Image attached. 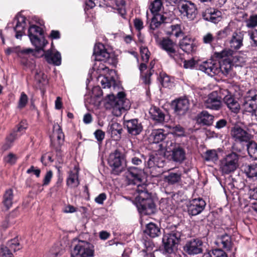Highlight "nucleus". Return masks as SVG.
I'll return each instance as SVG.
<instances>
[{
	"label": "nucleus",
	"mask_w": 257,
	"mask_h": 257,
	"mask_svg": "<svg viewBox=\"0 0 257 257\" xmlns=\"http://www.w3.org/2000/svg\"><path fill=\"white\" fill-rule=\"evenodd\" d=\"M94 135L97 141L99 143H101L104 139L105 133L101 130L98 129L95 131Z\"/></svg>",
	"instance_id": "obj_61"
},
{
	"label": "nucleus",
	"mask_w": 257,
	"mask_h": 257,
	"mask_svg": "<svg viewBox=\"0 0 257 257\" xmlns=\"http://www.w3.org/2000/svg\"><path fill=\"white\" fill-rule=\"evenodd\" d=\"M17 160V156L12 153H10L7 156L4 157L3 159L4 162L5 163L11 165H15L16 163Z\"/></svg>",
	"instance_id": "obj_52"
},
{
	"label": "nucleus",
	"mask_w": 257,
	"mask_h": 257,
	"mask_svg": "<svg viewBox=\"0 0 257 257\" xmlns=\"http://www.w3.org/2000/svg\"><path fill=\"white\" fill-rule=\"evenodd\" d=\"M213 118V116L207 111H202L197 115V121L200 124L209 126L212 124Z\"/></svg>",
	"instance_id": "obj_36"
},
{
	"label": "nucleus",
	"mask_w": 257,
	"mask_h": 257,
	"mask_svg": "<svg viewBox=\"0 0 257 257\" xmlns=\"http://www.w3.org/2000/svg\"><path fill=\"white\" fill-rule=\"evenodd\" d=\"M134 25L136 30L139 32V35H141L140 31L144 28L143 21L140 18H136L134 20Z\"/></svg>",
	"instance_id": "obj_59"
},
{
	"label": "nucleus",
	"mask_w": 257,
	"mask_h": 257,
	"mask_svg": "<svg viewBox=\"0 0 257 257\" xmlns=\"http://www.w3.org/2000/svg\"><path fill=\"white\" fill-rule=\"evenodd\" d=\"M241 106L244 112L249 113L257 120V101L242 100Z\"/></svg>",
	"instance_id": "obj_28"
},
{
	"label": "nucleus",
	"mask_w": 257,
	"mask_h": 257,
	"mask_svg": "<svg viewBox=\"0 0 257 257\" xmlns=\"http://www.w3.org/2000/svg\"><path fill=\"white\" fill-rule=\"evenodd\" d=\"M123 125L124 128H126L127 133L132 136L139 135L143 131V125L138 118L124 120Z\"/></svg>",
	"instance_id": "obj_15"
},
{
	"label": "nucleus",
	"mask_w": 257,
	"mask_h": 257,
	"mask_svg": "<svg viewBox=\"0 0 257 257\" xmlns=\"http://www.w3.org/2000/svg\"><path fill=\"white\" fill-rule=\"evenodd\" d=\"M122 132V125L118 122H112L108 126V132L114 141H119L121 139Z\"/></svg>",
	"instance_id": "obj_25"
},
{
	"label": "nucleus",
	"mask_w": 257,
	"mask_h": 257,
	"mask_svg": "<svg viewBox=\"0 0 257 257\" xmlns=\"http://www.w3.org/2000/svg\"><path fill=\"white\" fill-rule=\"evenodd\" d=\"M17 20V24L14 28L16 32V38L17 39H21L22 37L25 34V31L26 27V18L24 16H21L20 18H15Z\"/></svg>",
	"instance_id": "obj_26"
},
{
	"label": "nucleus",
	"mask_w": 257,
	"mask_h": 257,
	"mask_svg": "<svg viewBox=\"0 0 257 257\" xmlns=\"http://www.w3.org/2000/svg\"><path fill=\"white\" fill-rule=\"evenodd\" d=\"M228 125L227 121L224 118L219 119L215 125V127L218 130L226 127Z\"/></svg>",
	"instance_id": "obj_64"
},
{
	"label": "nucleus",
	"mask_w": 257,
	"mask_h": 257,
	"mask_svg": "<svg viewBox=\"0 0 257 257\" xmlns=\"http://www.w3.org/2000/svg\"><path fill=\"white\" fill-rule=\"evenodd\" d=\"M144 233L150 237L154 238L161 234L160 226L155 223L150 222L146 224Z\"/></svg>",
	"instance_id": "obj_32"
},
{
	"label": "nucleus",
	"mask_w": 257,
	"mask_h": 257,
	"mask_svg": "<svg viewBox=\"0 0 257 257\" xmlns=\"http://www.w3.org/2000/svg\"><path fill=\"white\" fill-rule=\"evenodd\" d=\"M242 170L248 178H257V163L253 162L252 163L247 164H245L242 166Z\"/></svg>",
	"instance_id": "obj_37"
},
{
	"label": "nucleus",
	"mask_w": 257,
	"mask_h": 257,
	"mask_svg": "<svg viewBox=\"0 0 257 257\" xmlns=\"http://www.w3.org/2000/svg\"><path fill=\"white\" fill-rule=\"evenodd\" d=\"M92 58L94 61H103L112 65H115L116 63L113 54L108 53L101 43H97L94 45Z\"/></svg>",
	"instance_id": "obj_8"
},
{
	"label": "nucleus",
	"mask_w": 257,
	"mask_h": 257,
	"mask_svg": "<svg viewBox=\"0 0 257 257\" xmlns=\"http://www.w3.org/2000/svg\"><path fill=\"white\" fill-rule=\"evenodd\" d=\"M140 53L142 60L146 63H148L149 60L150 52L146 47L141 46L140 47Z\"/></svg>",
	"instance_id": "obj_56"
},
{
	"label": "nucleus",
	"mask_w": 257,
	"mask_h": 257,
	"mask_svg": "<svg viewBox=\"0 0 257 257\" xmlns=\"http://www.w3.org/2000/svg\"><path fill=\"white\" fill-rule=\"evenodd\" d=\"M94 245L91 242L78 239L70 251V257H94Z\"/></svg>",
	"instance_id": "obj_5"
},
{
	"label": "nucleus",
	"mask_w": 257,
	"mask_h": 257,
	"mask_svg": "<svg viewBox=\"0 0 257 257\" xmlns=\"http://www.w3.org/2000/svg\"><path fill=\"white\" fill-rule=\"evenodd\" d=\"M53 177V172L52 170H49L47 172L44 178L43 181V185L47 186L48 185Z\"/></svg>",
	"instance_id": "obj_62"
},
{
	"label": "nucleus",
	"mask_w": 257,
	"mask_h": 257,
	"mask_svg": "<svg viewBox=\"0 0 257 257\" xmlns=\"http://www.w3.org/2000/svg\"><path fill=\"white\" fill-rule=\"evenodd\" d=\"M179 46L180 48L187 54L193 53L197 49L194 40L187 36L184 37L179 42Z\"/></svg>",
	"instance_id": "obj_23"
},
{
	"label": "nucleus",
	"mask_w": 257,
	"mask_h": 257,
	"mask_svg": "<svg viewBox=\"0 0 257 257\" xmlns=\"http://www.w3.org/2000/svg\"><path fill=\"white\" fill-rule=\"evenodd\" d=\"M34 50L31 48L24 49L17 52L18 57L20 58L21 64L26 67H28L32 63L33 57L35 55Z\"/></svg>",
	"instance_id": "obj_20"
},
{
	"label": "nucleus",
	"mask_w": 257,
	"mask_h": 257,
	"mask_svg": "<svg viewBox=\"0 0 257 257\" xmlns=\"http://www.w3.org/2000/svg\"><path fill=\"white\" fill-rule=\"evenodd\" d=\"M102 88H110L112 85L115 86L116 81L113 77H102L100 81Z\"/></svg>",
	"instance_id": "obj_46"
},
{
	"label": "nucleus",
	"mask_w": 257,
	"mask_h": 257,
	"mask_svg": "<svg viewBox=\"0 0 257 257\" xmlns=\"http://www.w3.org/2000/svg\"><path fill=\"white\" fill-rule=\"evenodd\" d=\"M233 51L229 48H224L220 52H214L212 57L220 61L233 57Z\"/></svg>",
	"instance_id": "obj_38"
},
{
	"label": "nucleus",
	"mask_w": 257,
	"mask_h": 257,
	"mask_svg": "<svg viewBox=\"0 0 257 257\" xmlns=\"http://www.w3.org/2000/svg\"><path fill=\"white\" fill-rule=\"evenodd\" d=\"M221 99L222 97L218 95L217 91H213L208 95V97L205 102L206 106L213 110H219L221 107Z\"/></svg>",
	"instance_id": "obj_21"
},
{
	"label": "nucleus",
	"mask_w": 257,
	"mask_h": 257,
	"mask_svg": "<svg viewBox=\"0 0 257 257\" xmlns=\"http://www.w3.org/2000/svg\"><path fill=\"white\" fill-rule=\"evenodd\" d=\"M178 9L181 14L189 20H194L198 13L196 5L189 1L184 0L180 2Z\"/></svg>",
	"instance_id": "obj_11"
},
{
	"label": "nucleus",
	"mask_w": 257,
	"mask_h": 257,
	"mask_svg": "<svg viewBox=\"0 0 257 257\" xmlns=\"http://www.w3.org/2000/svg\"><path fill=\"white\" fill-rule=\"evenodd\" d=\"M154 71L155 70H152V68H151L150 70H148L146 73L140 74V77L144 84L148 85L151 84V77L154 74Z\"/></svg>",
	"instance_id": "obj_51"
},
{
	"label": "nucleus",
	"mask_w": 257,
	"mask_h": 257,
	"mask_svg": "<svg viewBox=\"0 0 257 257\" xmlns=\"http://www.w3.org/2000/svg\"><path fill=\"white\" fill-rule=\"evenodd\" d=\"M158 80L164 87H168L171 86L170 77L165 72H161L158 77Z\"/></svg>",
	"instance_id": "obj_44"
},
{
	"label": "nucleus",
	"mask_w": 257,
	"mask_h": 257,
	"mask_svg": "<svg viewBox=\"0 0 257 257\" xmlns=\"http://www.w3.org/2000/svg\"><path fill=\"white\" fill-rule=\"evenodd\" d=\"M181 232L176 229L172 231L170 233L164 235L162 242L166 252L170 254L174 252L177 247L176 245L181 240Z\"/></svg>",
	"instance_id": "obj_9"
},
{
	"label": "nucleus",
	"mask_w": 257,
	"mask_h": 257,
	"mask_svg": "<svg viewBox=\"0 0 257 257\" xmlns=\"http://www.w3.org/2000/svg\"><path fill=\"white\" fill-rule=\"evenodd\" d=\"M246 144L248 155L252 158L257 159V143L249 140Z\"/></svg>",
	"instance_id": "obj_43"
},
{
	"label": "nucleus",
	"mask_w": 257,
	"mask_h": 257,
	"mask_svg": "<svg viewBox=\"0 0 257 257\" xmlns=\"http://www.w3.org/2000/svg\"><path fill=\"white\" fill-rule=\"evenodd\" d=\"M172 130L173 131V133L176 136L179 137L185 136V130L180 124H177L172 127Z\"/></svg>",
	"instance_id": "obj_57"
},
{
	"label": "nucleus",
	"mask_w": 257,
	"mask_h": 257,
	"mask_svg": "<svg viewBox=\"0 0 257 257\" xmlns=\"http://www.w3.org/2000/svg\"><path fill=\"white\" fill-rule=\"evenodd\" d=\"M139 195L135 198V204L139 212L142 215H151L156 211V205L151 193L147 190L138 189Z\"/></svg>",
	"instance_id": "obj_2"
},
{
	"label": "nucleus",
	"mask_w": 257,
	"mask_h": 257,
	"mask_svg": "<svg viewBox=\"0 0 257 257\" xmlns=\"http://www.w3.org/2000/svg\"><path fill=\"white\" fill-rule=\"evenodd\" d=\"M216 244L220 247L230 250L231 246V236L225 233L221 235H218L215 241Z\"/></svg>",
	"instance_id": "obj_31"
},
{
	"label": "nucleus",
	"mask_w": 257,
	"mask_h": 257,
	"mask_svg": "<svg viewBox=\"0 0 257 257\" xmlns=\"http://www.w3.org/2000/svg\"><path fill=\"white\" fill-rule=\"evenodd\" d=\"M239 155L234 152L225 155L220 161V170L223 174H229L238 167Z\"/></svg>",
	"instance_id": "obj_7"
},
{
	"label": "nucleus",
	"mask_w": 257,
	"mask_h": 257,
	"mask_svg": "<svg viewBox=\"0 0 257 257\" xmlns=\"http://www.w3.org/2000/svg\"><path fill=\"white\" fill-rule=\"evenodd\" d=\"M242 100L257 101V89H251L249 90L242 98Z\"/></svg>",
	"instance_id": "obj_50"
},
{
	"label": "nucleus",
	"mask_w": 257,
	"mask_h": 257,
	"mask_svg": "<svg viewBox=\"0 0 257 257\" xmlns=\"http://www.w3.org/2000/svg\"><path fill=\"white\" fill-rule=\"evenodd\" d=\"M206 257H228V256L224 251L219 248L212 250Z\"/></svg>",
	"instance_id": "obj_55"
},
{
	"label": "nucleus",
	"mask_w": 257,
	"mask_h": 257,
	"mask_svg": "<svg viewBox=\"0 0 257 257\" xmlns=\"http://www.w3.org/2000/svg\"><path fill=\"white\" fill-rule=\"evenodd\" d=\"M27 128V124L26 120H22L19 123L16 127L13 130L16 134H19V137L21 136L25 132Z\"/></svg>",
	"instance_id": "obj_49"
},
{
	"label": "nucleus",
	"mask_w": 257,
	"mask_h": 257,
	"mask_svg": "<svg viewBox=\"0 0 257 257\" xmlns=\"http://www.w3.org/2000/svg\"><path fill=\"white\" fill-rule=\"evenodd\" d=\"M28 36L32 44L35 47V51H44V47L48 44L43 29L37 25H32L28 29Z\"/></svg>",
	"instance_id": "obj_4"
},
{
	"label": "nucleus",
	"mask_w": 257,
	"mask_h": 257,
	"mask_svg": "<svg viewBox=\"0 0 257 257\" xmlns=\"http://www.w3.org/2000/svg\"><path fill=\"white\" fill-rule=\"evenodd\" d=\"M167 18L163 15L156 14L153 15L150 24V30H155L160 27L161 24L166 23Z\"/></svg>",
	"instance_id": "obj_33"
},
{
	"label": "nucleus",
	"mask_w": 257,
	"mask_h": 257,
	"mask_svg": "<svg viewBox=\"0 0 257 257\" xmlns=\"http://www.w3.org/2000/svg\"><path fill=\"white\" fill-rule=\"evenodd\" d=\"M203 242L199 238L188 241L184 246V250L190 255L197 254L203 252Z\"/></svg>",
	"instance_id": "obj_18"
},
{
	"label": "nucleus",
	"mask_w": 257,
	"mask_h": 257,
	"mask_svg": "<svg viewBox=\"0 0 257 257\" xmlns=\"http://www.w3.org/2000/svg\"><path fill=\"white\" fill-rule=\"evenodd\" d=\"M126 180L128 185H137L142 182V170L138 167H127Z\"/></svg>",
	"instance_id": "obj_17"
},
{
	"label": "nucleus",
	"mask_w": 257,
	"mask_h": 257,
	"mask_svg": "<svg viewBox=\"0 0 257 257\" xmlns=\"http://www.w3.org/2000/svg\"><path fill=\"white\" fill-rule=\"evenodd\" d=\"M214 40H215V37H213L210 33H208L205 35L202 38L203 43L206 44H211Z\"/></svg>",
	"instance_id": "obj_60"
},
{
	"label": "nucleus",
	"mask_w": 257,
	"mask_h": 257,
	"mask_svg": "<svg viewBox=\"0 0 257 257\" xmlns=\"http://www.w3.org/2000/svg\"><path fill=\"white\" fill-rule=\"evenodd\" d=\"M206 202L201 198L193 199L187 205V211L189 215L195 216L201 213L205 209Z\"/></svg>",
	"instance_id": "obj_16"
},
{
	"label": "nucleus",
	"mask_w": 257,
	"mask_h": 257,
	"mask_svg": "<svg viewBox=\"0 0 257 257\" xmlns=\"http://www.w3.org/2000/svg\"><path fill=\"white\" fill-rule=\"evenodd\" d=\"M189 105L188 99L181 98L173 100L171 104L174 114L179 117L186 114L189 109Z\"/></svg>",
	"instance_id": "obj_13"
},
{
	"label": "nucleus",
	"mask_w": 257,
	"mask_h": 257,
	"mask_svg": "<svg viewBox=\"0 0 257 257\" xmlns=\"http://www.w3.org/2000/svg\"><path fill=\"white\" fill-rule=\"evenodd\" d=\"M79 167L75 165L73 170L68 172V176L66 179V185L71 188H77L80 184L79 179Z\"/></svg>",
	"instance_id": "obj_24"
},
{
	"label": "nucleus",
	"mask_w": 257,
	"mask_h": 257,
	"mask_svg": "<svg viewBox=\"0 0 257 257\" xmlns=\"http://www.w3.org/2000/svg\"><path fill=\"white\" fill-rule=\"evenodd\" d=\"M243 34L241 32H233L229 44L230 47L234 50L239 49L243 45Z\"/></svg>",
	"instance_id": "obj_30"
},
{
	"label": "nucleus",
	"mask_w": 257,
	"mask_h": 257,
	"mask_svg": "<svg viewBox=\"0 0 257 257\" xmlns=\"http://www.w3.org/2000/svg\"><path fill=\"white\" fill-rule=\"evenodd\" d=\"M13 190L11 188L7 189L3 196L2 203L7 210H9L12 207L14 200Z\"/></svg>",
	"instance_id": "obj_34"
},
{
	"label": "nucleus",
	"mask_w": 257,
	"mask_h": 257,
	"mask_svg": "<svg viewBox=\"0 0 257 257\" xmlns=\"http://www.w3.org/2000/svg\"><path fill=\"white\" fill-rule=\"evenodd\" d=\"M231 30L229 27H225L223 30H221L217 32L215 38L216 41L226 38L230 35Z\"/></svg>",
	"instance_id": "obj_48"
},
{
	"label": "nucleus",
	"mask_w": 257,
	"mask_h": 257,
	"mask_svg": "<svg viewBox=\"0 0 257 257\" xmlns=\"http://www.w3.org/2000/svg\"><path fill=\"white\" fill-rule=\"evenodd\" d=\"M106 100H107V102L112 107H115L116 108L118 109L123 108V107H119L118 106L117 101L116 100V97L113 94L107 95Z\"/></svg>",
	"instance_id": "obj_54"
},
{
	"label": "nucleus",
	"mask_w": 257,
	"mask_h": 257,
	"mask_svg": "<svg viewBox=\"0 0 257 257\" xmlns=\"http://www.w3.org/2000/svg\"><path fill=\"white\" fill-rule=\"evenodd\" d=\"M107 164L111 169V173L119 175L127 168L125 155L118 149L111 153L107 159Z\"/></svg>",
	"instance_id": "obj_3"
},
{
	"label": "nucleus",
	"mask_w": 257,
	"mask_h": 257,
	"mask_svg": "<svg viewBox=\"0 0 257 257\" xmlns=\"http://www.w3.org/2000/svg\"><path fill=\"white\" fill-rule=\"evenodd\" d=\"M54 161L52 157V155L49 153H45L43 155L41 158V162L45 166H47L48 162L52 163Z\"/></svg>",
	"instance_id": "obj_58"
},
{
	"label": "nucleus",
	"mask_w": 257,
	"mask_h": 257,
	"mask_svg": "<svg viewBox=\"0 0 257 257\" xmlns=\"http://www.w3.org/2000/svg\"><path fill=\"white\" fill-rule=\"evenodd\" d=\"M21 247L16 238L9 240L6 245H2L0 248V255L6 257H13V252L21 249Z\"/></svg>",
	"instance_id": "obj_14"
},
{
	"label": "nucleus",
	"mask_w": 257,
	"mask_h": 257,
	"mask_svg": "<svg viewBox=\"0 0 257 257\" xmlns=\"http://www.w3.org/2000/svg\"><path fill=\"white\" fill-rule=\"evenodd\" d=\"M181 175L178 173H169L167 176L165 177V181L169 184L174 185L179 182L181 180Z\"/></svg>",
	"instance_id": "obj_42"
},
{
	"label": "nucleus",
	"mask_w": 257,
	"mask_h": 257,
	"mask_svg": "<svg viewBox=\"0 0 257 257\" xmlns=\"http://www.w3.org/2000/svg\"><path fill=\"white\" fill-rule=\"evenodd\" d=\"M157 45L167 53L170 58L173 59L177 63L181 64L183 60V54L176 50V43L172 39L169 37H163Z\"/></svg>",
	"instance_id": "obj_6"
},
{
	"label": "nucleus",
	"mask_w": 257,
	"mask_h": 257,
	"mask_svg": "<svg viewBox=\"0 0 257 257\" xmlns=\"http://www.w3.org/2000/svg\"><path fill=\"white\" fill-rule=\"evenodd\" d=\"M54 149L56 152V157L57 161L59 164H62L63 163V159L61 148H60V146H55V145H54Z\"/></svg>",
	"instance_id": "obj_63"
},
{
	"label": "nucleus",
	"mask_w": 257,
	"mask_h": 257,
	"mask_svg": "<svg viewBox=\"0 0 257 257\" xmlns=\"http://www.w3.org/2000/svg\"><path fill=\"white\" fill-rule=\"evenodd\" d=\"M149 113L151 119L156 123H162L165 121V114L159 107L155 106L152 107Z\"/></svg>",
	"instance_id": "obj_29"
},
{
	"label": "nucleus",
	"mask_w": 257,
	"mask_h": 257,
	"mask_svg": "<svg viewBox=\"0 0 257 257\" xmlns=\"http://www.w3.org/2000/svg\"><path fill=\"white\" fill-rule=\"evenodd\" d=\"M171 31L167 32V35L171 36H175L176 38L183 37L184 33L182 30L181 26L180 24L172 25L170 26Z\"/></svg>",
	"instance_id": "obj_40"
},
{
	"label": "nucleus",
	"mask_w": 257,
	"mask_h": 257,
	"mask_svg": "<svg viewBox=\"0 0 257 257\" xmlns=\"http://www.w3.org/2000/svg\"><path fill=\"white\" fill-rule=\"evenodd\" d=\"M171 160L176 163L181 164L186 159V152L183 144L171 143Z\"/></svg>",
	"instance_id": "obj_10"
},
{
	"label": "nucleus",
	"mask_w": 257,
	"mask_h": 257,
	"mask_svg": "<svg viewBox=\"0 0 257 257\" xmlns=\"http://www.w3.org/2000/svg\"><path fill=\"white\" fill-rule=\"evenodd\" d=\"M227 93L223 98V103L227 106V107L233 112H238L240 105L238 101L232 95L228 90H224Z\"/></svg>",
	"instance_id": "obj_22"
},
{
	"label": "nucleus",
	"mask_w": 257,
	"mask_h": 257,
	"mask_svg": "<svg viewBox=\"0 0 257 257\" xmlns=\"http://www.w3.org/2000/svg\"><path fill=\"white\" fill-rule=\"evenodd\" d=\"M203 158L206 161L215 162L218 159L216 151L214 150H207L204 154Z\"/></svg>",
	"instance_id": "obj_45"
},
{
	"label": "nucleus",
	"mask_w": 257,
	"mask_h": 257,
	"mask_svg": "<svg viewBox=\"0 0 257 257\" xmlns=\"http://www.w3.org/2000/svg\"><path fill=\"white\" fill-rule=\"evenodd\" d=\"M153 138V143L158 144L163 141L166 137L165 131L162 129L155 130L152 133Z\"/></svg>",
	"instance_id": "obj_41"
},
{
	"label": "nucleus",
	"mask_w": 257,
	"mask_h": 257,
	"mask_svg": "<svg viewBox=\"0 0 257 257\" xmlns=\"http://www.w3.org/2000/svg\"><path fill=\"white\" fill-rule=\"evenodd\" d=\"M132 153L130 159L133 165L139 166L142 165L143 162H146L145 156L140 152L132 151Z\"/></svg>",
	"instance_id": "obj_39"
},
{
	"label": "nucleus",
	"mask_w": 257,
	"mask_h": 257,
	"mask_svg": "<svg viewBox=\"0 0 257 257\" xmlns=\"http://www.w3.org/2000/svg\"><path fill=\"white\" fill-rule=\"evenodd\" d=\"M230 135L235 142L242 144L248 142L251 138L248 132L239 125H235L231 128Z\"/></svg>",
	"instance_id": "obj_12"
},
{
	"label": "nucleus",
	"mask_w": 257,
	"mask_h": 257,
	"mask_svg": "<svg viewBox=\"0 0 257 257\" xmlns=\"http://www.w3.org/2000/svg\"><path fill=\"white\" fill-rule=\"evenodd\" d=\"M233 66V57L228 58L219 61L217 64L213 60L209 59L198 65V69L208 75H215L220 71L224 75H227Z\"/></svg>",
	"instance_id": "obj_1"
},
{
	"label": "nucleus",
	"mask_w": 257,
	"mask_h": 257,
	"mask_svg": "<svg viewBox=\"0 0 257 257\" xmlns=\"http://www.w3.org/2000/svg\"><path fill=\"white\" fill-rule=\"evenodd\" d=\"M28 102V96L24 92H22L19 100L18 108L20 109L24 108L26 106Z\"/></svg>",
	"instance_id": "obj_53"
},
{
	"label": "nucleus",
	"mask_w": 257,
	"mask_h": 257,
	"mask_svg": "<svg viewBox=\"0 0 257 257\" xmlns=\"http://www.w3.org/2000/svg\"><path fill=\"white\" fill-rule=\"evenodd\" d=\"M44 56L46 61L51 64H53L55 66H59L61 64V54L58 51L53 53L52 51L50 49L46 51H44Z\"/></svg>",
	"instance_id": "obj_27"
},
{
	"label": "nucleus",
	"mask_w": 257,
	"mask_h": 257,
	"mask_svg": "<svg viewBox=\"0 0 257 257\" xmlns=\"http://www.w3.org/2000/svg\"><path fill=\"white\" fill-rule=\"evenodd\" d=\"M202 18L214 24H217L222 19V13L217 9L209 8L202 14Z\"/></svg>",
	"instance_id": "obj_19"
},
{
	"label": "nucleus",
	"mask_w": 257,
	"mask_h": 257,
	"mask_svg": "<svg viewBox=\"0 0 257 257\" xmlns=\"http://www.w3.org/2000/svg\"><path fill=\"white\" fill-rule=\"evenodd\" d=\"M163 4L161 0H154L150 6V10L153 15L159 14L161 10Z\"/></svg>",
	"instance_id": "obj_47"
},
{
	"label": "nucleus",
	"mask_w": 257,
	"mask_h": 257,
	"mask_svg": "<svg viewBox=\"0 0 257 257\" xmlns=\"http://www.w3.org/2000/svg\"><path fill=\"white\" fill-rule=\"evenodd\" d=\"M53 138L57 139V143L55 142V140H53L52 138L51 139V146L54 148V145L55 146H60L61 148V145L63 144L64 140V135L62 132V130L59 125H58V129L56 131H54L53 134Z\"/></svg>",
	"instance_id": "obj_35"
}]
</instances>
